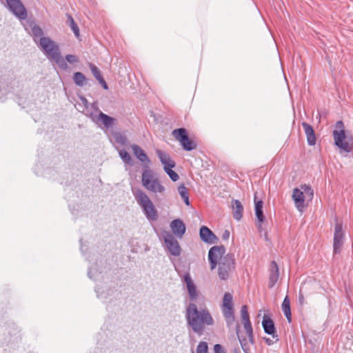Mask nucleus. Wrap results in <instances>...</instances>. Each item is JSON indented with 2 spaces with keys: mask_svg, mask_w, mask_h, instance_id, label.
I'll return each instance as SVG.
<instances>
[{
  "mask_svg": "<svg viewBox=\"0 0 353 353\" xmlns=\"http://www.w3.org/2000/svg\"><path fill=\"white\" fill-rule=\"evenodd\" d=\"M223 245L213 246L208 252L210 269L212 270L218 265V274L221 280H227L235 268V260L232 254H225Z\"/></svg>",
  "mask_w": 353,
  "mask_h": 353,
  "instance_id": "obj_1",
  "label": "nucleus"
},
{
  "mask_svg": "<svg viewBox=\"0 0 353 353\" xmlns=\"http://www.w3.org/2000/svg\"><path fill=\"white\" fill-rule=\"evenodd\" d=\"M185 316L188 326L199 335L203 334L205 326L214 324V320L207 307L199 308L194 303H190L187 306Z\"/></svg>",
  "mask_w": 353,
  "mask_h": 353,
  "instance_id": "obj_2",
  "label": "nucleus"
},
{
  "mask_svg": "<svg viewBox=\"0 0 353 353\" xmlns=\"http://www.w3.org/2000/svg\"><path fill=\"white\" fill-rule=\"evenodd\" d=\"M38 47L50 61L57 63L61 70H65L68 68L67 63L61 54L59 44L52 39L41 38Z\"/></svg>",
  "mask_w": 353,
  "mask_h": 353,
  "instance_id": "obj_3",
  "label": "nucleus"
},
{
  "mask_svg": "<svg viewBox=\"0 0 353 353\" xmlns=\"http://www.w3.org/2000/svg\"><path fill=\"white\" fill-rule=\"evenodd\" d=\"M332 134L335 145L345 152L352 150V137L345 130L343 121H339L336 123Z\"/></svg>",
  "mask_w": 353,
  "mask_h": 353,
  "instance_id": "obj_4",
  "label": "nucleus"
},
{
  "mask_svg": "<svg viewBox=\"0 0 353 353\" xmlns=\"http://www.w3.org/2000/svg\"><path fill=\"white\" fill-rule=\"evenodd\" d=\"M132 192L137 203L141 208L146 218L149 221L157 220L158 212L148 195L141 189H137Z\"/></svg>",
  "mask_w": 353,
  "mask_h": 353,
  "instance_id": "obj_5",
  "label": "nucleus"
},
{
  "mask_svg": "<svg viewBox=\"0 0 353 353\" xmlns=\"http://www.w3.org/2000/svg\"><path fill=\"white\" fill-rule=\"evenodd\" d=\"M141 183L147 190L154 194H163L165 190L159 179L155 177L153 171L148 168L142 173Z\"/></svg>",
  "mask_w": 353,
  "mask_h": 353,
  "instance_id": "obj_6",
  "label": "nucleus"
},
{
  "mask_svg": "<svg viewBox=\"0 0 353 353\" xmlns=\"http://www.w3.org/2000/svg\"><path fill=\"white\" fill-rule=\"evenodd\" d=\"M232 301V295L230 292H225L223 299L221 310L228 327H231L235 321Z\"/></svg>",
  "mask_w": 353,
  "mask_h": 353,
  "instance_id": "obj_7",
  "label": "nucleus"
},
{
  "mask_svg": "<svg viewBox=\"0 0 353 353\" xmlns=\"http://www.w3.org/2000/svg\"><path fill=\"white\" fill-rule=\"evenodd\" d=\"M172 135L178 141L183 149L185 151H191L196 148V143L189 139L187 130L183 128L175 129L172 132Z\"/></svg>",
  "mask_w": 353,
  "mask_h": 353,
  "instance_id": "obj_8",
  "label": "nucleus"
},
{
  "mask_svg": "<svg viewBox=\"0 0 353 353\" xmlns=\"http://www.w3.org/2000/svg\"><path fill=\"white\" fill-rule=\"evenodd\" d=\"M161 237L164 241L165 246L170 254L174 256H179L181 252V246L176 238L168 231H163Z\"/></svg>",
  "mask_w": 353,
  "mask_h": 353,
  "instance_id": "obj_9",
  "label": "nucleus"
},
{
  "mask_svg": "<svg viewBox=\"0 0 353 353\" xmlns=\"http://www.w3.org/2000/svg\"><path fill=\"white\" fill-rule=\"evenodd\" d=\"M9 10L18 19H26L28 17L27 10L21 0H6Z\"/></svg>",
  "mask_w": 353,
  "mask_h": 353,
  "instance_id": "obj_10",
  "label": "nucleus"
},
{
  "mask_svg": "<svg viewBox=\"0 0 353 353\" xmlns=\"http://www.w3.org/2000/svg\"><path fill=\"white\" fill-rule=\"evenodd\" d=\"M343 232L342 225L336 223L335 225V232L334 235V252L335 254L340 252L343 245Z\"/></svg>",
  "mask_w": 353,
  "mask_h": 353,
  "instance_id": "obj_11",
  "label": "nucleus"
},
{
  "mask_svg": "<svg viewBox=\"0 0 353 353\" xmlns=\"http://www.w3.org/2000/svg\"><path fill=\"white\" fill-rule=\"evenodd\" d=\"M199 235L201 239L208 244L216 243L218 241L217 236L208 227L203 225L200 228Z\"/></svg>",
  "mask_w": 353,
  "mask_h": 353,
  "instance_id": "obj_12",
  "label": "nucleus"
},
{
  "mask_svg": "<svg viewBox=\"0 0 353 353\" xmlns=\"http://www.w3.org/2000/svg\"><path fill=\"white\" fill-rule=\"evenodd\" d=\"M170 228L173 234L178 238L181 239L185 232V225L179 219H174L170 223Z\"/></svg>",
  "mask_w": 353,
  "mask_h": 353,
  "instance_id": "obj_13",
  "label": "nucleus"
},
{
  "mask_svg": "<svg viewBox=\"0 0 353 353\" xmlns=\"http://www.w3.org/2000/svg\"><path fill=\"white\" fill-rule=\"evenodd\" d=\"M183 281L186 284L187 290L189 294L190 299L191 301L196 300L197 297V292L196 286L191 278L190 273H186L183 276Z\"/></svg>",
  "mask_w": 353,
  "mask_h": 353,
  "instance_id": "obj_14",
  "label": "nucleus"
},
{
  "mask_svg": "<svg viewBox=\"0 0 353 353\" xmlns=\"http://www.w3.org/2000/svg\"><path fill=\"white\" fill-rule=\"evenodd\" d=\"M292 199L298 210L302 211L305 208V201L306 200L303 192L299 188L293 190Z\"/></svg>",
  "mask_w": 353,
  "mask_h": 353,
  "instance_id": "obj_15",
  "label": "nucleus"
},
{
  "mask_svg": "<svg viewBox=\"0 0 353 353\" xmlns=\"http://www.w3.org/2000/svg\"><path fill=\"white\" fill-rule=\"evenodd\" d=\"M157 154L163 165V170H165L166 168H173L175 167V162L171 159L169 154L160 150H157Z\"/></svg>",
  "mask_w": 353,
  "mask_h": 353,
  "instance_id": "obj_16",
  "label": "nucleus"
},
{
  "mask_svg": "<svg viewBox=\"0 0 353 353\" xmlns=\"http://www.w3.org/2000/svg\"><path fill=\"white\" fill-rule=\"evenodd\" d=\"M95 291L97 297L103 300H105L108 296L113 295L115 292L114 290L110 288L106 283L101 286L97 285L95 288Z\"/></svg>",
  "mask_w": 353,
  "mask_h": 353,
  "instance_id": "obj_17",
  "label": "nucleus"
},
{
  "mask_svg": "<svg viewBox=\"0 0 353 353\" xmlns=\"http://www.w3.org/2000/svg\"><path fill=\"white\" fill-rule=\"evenodd\" d=\"M31 32L30 34L33 38L34 43L38 46L39 39L41 38H48V37H44V33L43 30L37 25L34 24L33 22L30 23L29 25Z\"/></svg>",
  "mask_w": 353,
  "mask_h": 353,
  "instance_id": "obj_18",
  "label": "nucleus"
},
{
  "mask_svg": "<svg viewBox=\"0 0 353 353\" xmlns=\"http://www.w3.org/2000/svg\"><path fill=\"white\" fill-rule=\"evenodd\" d=\"M131 148L133 151L135 157L142 163H149L150 162L149 158L147 154L144 152V150L139 147L138 145L132 144L131 145Z\"/></svg>",
  "mask_w": 353,
  "mask_h": 353,
  "instance_id": "obj_19",
  "label": "nucleus"
},
{
  "mask_svg": "<svg viewBox=\"0 0 353 353\" xmlns=\"http://www.w3.org/2000/svg\"><path fill=\"white\" fill-rule=\"evenodd\" d=\"M302 126L304 129L307 141L310 145H314L316 144V137L313 128L308 123L303 122Z\"/></svg>",
  "mask_w": 353,
  "mask_h": 353,
  "instance_id": "obj_20",
  "label": "nucleus"
},
{
  "mask_svg": "<svg viewBox=\"0 0 353 353\" xmlns=\"http://www.w3.org/2000/svg\"><path fill=\"white\" fill-rule=\"evenodd\" d=\"M254 211L258 220L259 227L260 228L261 223L265 220V216L263 212V201L261 200L256 201V196L254 197Z\"/></svg>",
  "mask_w": 353,
  "mask_h": 353,
  "instance_id": "obj_21",
  "label": "nucleus"
},
{
  "mask_svg": "<svg viewBox=\"0 0 353 353\" xmlns=\"http://www.w3.org/2000/svg\"><path fill=\"white\" fill-rule=\"evenodd\" d=\"M279 276V267L275 261H272L270 265V273L269 276L270 286L272 288L277 282Z\"/></svg>",
  "mask_w": 353,
  "mask_h": 353,
  "instance_id": "obj_22",
  "label": "nucleus"
},
{
  "mask_svg": "<svg viewBox=\"0 0 353 353\" xmlns=\"http://www.w3.org/2000/svg\"><path fill=\"white\" fill-rule=\"evenodd\" d=\"M232 208L234 218L239 221L242 218L243 207L239 200H232Z\"/></svg>",
  "mask_w": 353,
  "mask_h": 353,
  "instance_id": "obj_23",
  "label": "nucleus"
},
{
  "mask_svg": "<svg viewBox=\"0 0 353 353\" xmlns=\"http://www.w3.org/2000/svg\"><path fill=\"white\" fill-rule=\"evenodd\" d=\"M102 273V261H100V270L99 268L98 263H96L94 265H92L89 268L88 275L91 279H98L102 278L103 276L101 275Z\"/></svg>",
  "mask_w": 353,
  "mask_h": 353,
  "instance_id": "obj_24",
  "label": "nucleus"
},
{
  "mask_svg": "<svg viewBox=\"0 0 353 353\" xmlns=\"http://www.w3.org/2000/svg\"><path fill=\"white\" fill-rule=\"evenodd\" d=\"M262 325L266 334L274 336L275 334V327L274 323L271 319L264 316L262 321Z\"/></svg>",
  "mask_w": 353,
  "mask_h": 353,
  "instance_id": "obj_25",
  "label": "nucleus"
},
{
  "mask_svg": "<svg viewBox=\"0 0 353 353\" xmlns=\"http://www.w3.org/2000/svg\"><path fill=\"white\" fill-rule=\"evenodd\" d=\"M98 119L99 122H101L106 128H110L114 124L115 119L104 114L102 112H99Z\"/></svg>",
  "mask_w": 353,
  "mask_h": 353,
  "instance_id": "obj_26",
  "label": "nucleus"
},
{
  "mask_svg": "<svg viewBox=\"0 0 353 353\" xmlns=\"http://www.w3.org/2000/svg\"><path fill=\"white\" fill-rule=\"evenodd\" d=\"M282 310L289 323L292 322L291 309H290V301L289 297L286 296L282 303Z\"/></svg>",
  "mask_w": 353,
  "mask_h": 353,
  "instance_id": "obj_27",
  "label": "nucleus"
},
{
  "mask_svg": "<svg viewBox=\"0 0 353 353\" xmlns=\"http://www.w3.org/2000/svg\"><path fill=\"white\" fill-rule=\"evenodd\" d=\"M73 81L74 83L79 87L84 86L88 82V79L85 76L80 72H76L74 73Z\"/></svg>",
  "mask_w": 353,
  "mask_h": 353,
  "instance_id": "obj_28",
  "label": "nucleus"
},
{
  "mask_svg": "<svg viewBox=\"0 0 353 353\" xmlns=\"http://www.w3.org/2000/svg\"><path fill=\"white\" fill-rule=\"evenodd\" d=\"M178 192L180 194L181 197L183 200L184 203L187 205H190V200H189V194L188 188L184 185V184H181L178 188Z\"/></svg>",
  "mask_w": 353,
  "mask_h": 353,
  "instance_id": "obj_29",
  "label": "nucleus"
},
{
  "mask_svg": "<svg viewBox=\"0 0 353 353\" xmlns=\"http://www.w3.org/2000/svg\"><path fill=\"white\" fill-rule=\"evenodd\" d=\"M243 326L245 332L248 336L249 341L253 342V330L250 319H245L243 321Z\"/></svg>",
  "mask_w": 353,
  "mask_h": 353,
  "instance_id": "obj_30",
  "label": "nucleus"
},
{
  "mask_svg": "<svg viewBox=\"0 0 353 353\" xmlns=\"http://www.w3.org/2000/svg\"><path fill=\"white\" fill-rule=\"evenodd\" d=\"M301 190L303 192L306 200L311 201L312 199L314 191L310 185H303L301 186Z\"/></svg>",
  "mask_w": 353,
  "mask_h": 353,
  "instance_id": "obj_31",
  "label": "nucleus"
},
{
  "mask_svg": "<svg viewBox=\"0 0 353 353\" xmlns=\"http://www.w3.org/2000/svg\"><path fill=\"white\" fill-rule=\"evenodd\" d=\"M119 157L123 160V161L125 164L131 165L132 164V157L130 154L124 149L120 150L119 151Z\"/></svg>",
  "mask_w": 353,
  "mask_h": 353,
  "instance_id": "obj_32",
  "label": "nucleus"
},
{
  "mask_svg": "<svg viewBox=\"0 0 353 353\" xmlns=\"http://www.w3.org/2000/svg\"><path fill=\"white\" fill-rule=\"evenodd\" d=\"M68 23L70 27L72 30L73 31L74 35L78 37L79 36V29L77 23H75L74 19L71 16H68Z\"/></svg>",
  "mask_w": 353,
  "mask_h": 353,
  "instance_id": "obj_33",
  "label": "nucleus"
},
{
  "mask_svg": "<svg viewBox=\"0 0 353 353\" xmlns=\"http://www.w3.org/2000/svg\"><path fill=\"white\" fill-rule=\"evenodd\" d=\"M236 327H237L236 332H237L238 338H239V342L241 343V347H242L244 353H249L250 347H249L247 339H243L241 336H240L239 335V325H237Z\"/></svg>",
  "mask_w": 353,
  "mask_h": 353,
  "instance_id": "obj_34",
  "label": "nucleus"
},
{
  "mask_svg": "<svg viewBox=\"0 0 353 353\" xmlns=\"http://www.w3.org/2000/svg\"><path fill=\"white\" fill-rule=\"evenodd\" d=\"M113 137H114L115 141L121 145H124L127 142V139H126L125 136L122 134L121 132H114Z\"/></svg>",
  "mask_w": 353,
  "mask_h": 353,
  "instance_id": "obj_35",
  "label": "nucleus"
},
{
  "mask_svg": "<svg viewBox=\"0 0 353 353\" xmlns=\"http://www.w3.org/2000/svg\"><path fill=\"white\" fill-rule=\"evenodd\" d=\"M89 67H90V69L92 74L97 79V81H99L100 79H101L103 77L101 74V72L99 71V70L98 69V68L96 65H94L92 63H90Z\"/></svg>",
  "mask_w": 353,
  "mask_h": 353,
  "instance_id": "obj_36",
  "label": "nucleus"
},
{
  "mask_svg": "<svg viewBox=\"0 0 353 353\" xmlns=\"http://www.w3.org/2000/svg\"><path fill=\"white\" fill-rule=\"evenodd\" d=\"M164 171L169 176V177L170 178V179L172 181H176L179 180V174L176 172L172 170V168H166L165 170H164Z\"/></svg>",
  "mask_w": 353,
  "mask_h": 353,
  "instance_id": "obj_37",
  "label": "nucleus"
},
{
  "mask_svg": "<svg viewBox=\"0 0 353 353\" xmlns=\"http://www.w3.org/2000/svg\"><path fill=\"white\" fill-rule=\"evenodd\" d=\"M10 92V89L5 87V83L0 81V100Z\"/></svg>",
  "mask_w": 353,
  "mask_h": 353,
  "instance_id": "obj_38",
  "label": "nucleus"
},
{
  "mask_svg": "<svg viewBox=\"0 0 353 353\" xmlns=\"http://www.w3.org/2000/svg\"><path fill=\"white\" fill-rule=\"evenodd\" d=\"M208 347L206 342H200L196 348V353H208Z\"/></svg>",
  "mask_w": 353,
  "mask_h": 353,
  "instance_id": "obj_39",
  "label": "nucleus"
},
{
  "mask_svg": "<svg viewBox=\"0 0 353 353\" xmlns=\"http://www.w3.org/2000/svg\"><path fill=\"white\" fill-rule=\"evenodd\" d=\"M241 315L242 318V321L245 319H250L248 312V307L246 305H243L241 309Z\"/></svg>",
  "mask_w": 353,
  "mask_h": 353,
  "instance_id": "obj_40",
  "label": "nucleus"
},
{
  "mask_svg": "<svg viewBox=\"0 0 353 353\" xmlns=\"http://www.w3.org/2000/svg\"><path fill=\"white\" fill-rule=\"evenodd\" d=\"M64 60L65 62L68 61L70 63H74L79 61L78 57L73 54H67Z\"/></svg>",
  "mask_w": 353,
  "mask_h": 353,
  "instance_id": "obj_41",
  "label": "nucleus"
},
{
  "mask_svg": "<svg viewBox=\"0 0 353 353\" xmlns=\"http://www.w3.org/2000/svg\"><path fill=\"white\" fill-rule=\"evenodd\" d=\"M214 353H226L223 347L220 344H216L214 346Z\"/></svg>",
  "mask_w": 353,
  "mask_h": 353,
  "instance_id": "obj_42",
  "label": "nucleus"
},
{
  "mask_svg": "<svg viewBox=\"0 0 353 353\" xmlns=\"http://www.w3.org/2000/svg\"><path fill=\"white\" fill-rule=\"evenodd\" d=\"M90 117L92 119V121L96 123H99V114H96L93 112H91L90 114Z\"/></svg>",
  "mask_w": 353,
  "mask_h": 353,
  "instance_id": "obj_43",
  "label": "nucleus"
},
{
  "mask_svg": "<svg viewBox=\"0 0 353 353\" xmlns=\"http://www.w3.org/2000/svg\"><path fill=\"white\" fill-rule=\"evenodd\" d=\"M230 234L229 230H225L223 232V234H222V239H223V240H228V239H229V238H230Z\"/></svg>",
  "mask_w": 353,
  "mask_h": 353,
  "instance_id": "obj_44",
  "label": "nucleus"
},
{
  "mask_svg": "<svg viewBox=\"0 0 353 353\" xmlns=\"http://www.w3.org/2000/svg\"><path fill=\"white\" fill-rule=\"evenodd\" d=\"M98 81L105 90L108 89V85L103 77L100 79Z\"/></svg>",
  "mask_w": 353,
  "mask_h": 353,
  "instance_id": "obj_45",
  "label": "nucleus"
},
{
  "mask_svg": "<svg viewBox=\"0 0 353 353\" xmlns=\"http://www.w3.org/2000/svg\"><path fill=\"white\" fill-rule=\"evenodd\" d=\"M299 301L301 304L303 303L304 296L303 294L300 292L299 295Z\"/></svg>",
  "mask_w": 353,
  "mask_h": 353,
  "instance_id": "obj_46",
  "label": "nucleus"
},
{
  "mask_svg": "<svg viewBox=\"0 0 353 353\" xmlns=\"http://www.w3.org/2000/svg\"><path fill=\"white\" fill-rule=\"evenodd\" d=\"M81 99L82 102H83L85 105L88 104V101H87V99H86L85 98H84V97H81Z\"/></svg>",
  "mask_w": 353,
  "mask_h": 353,
  "instance_id": "obj_47",
  "label": "nucleus"
},
{
  "mask_svg": "<svg viewBox=\"0 0 353 353\" xmlns=\"http://www.w3.org/2000/svg\"><path fill=\"white\" fill-rule=\"evenodd\" d=\"M265 341H266V343L268 345H271L272 344V341L270 339H266Z\"/></svg>",
  "mask_w": 353,
  "mask_h": 353,
  "instance_id": "obj_48",
  "label": "nucleus"
},
{
  "mask_svg": "<svg viewBox=\"0 0 353 353\" xmlns=\"http://www.w3.org/2000/svg\"><path fill=\"white\" fill-rule=\"evenodd\" d=\"M192 353H194V351H192Z\"/></svg>",
  "mask_w": 353,
  "mask_h": 353,
  "instance_id": "obj_49",
  "label": "nucleus"
}]
</instances>
